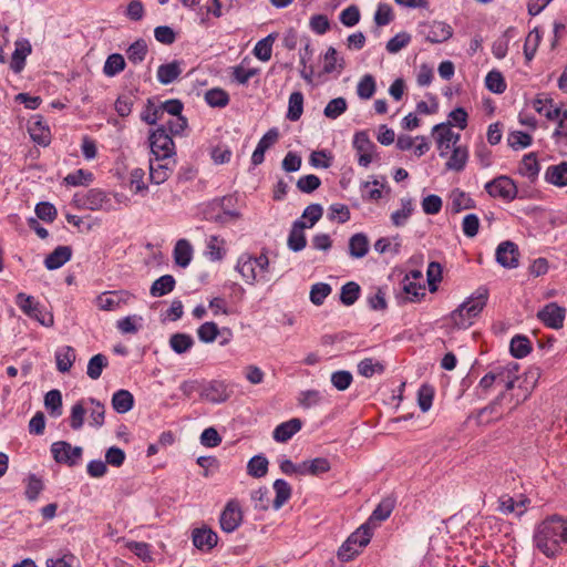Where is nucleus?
Listing matches in <instances>:
<instances>
[{"label": "nucleus", "mask_w": 567, "mask_h": 567, "mask_svg": "<svg viewBox=\"0 0 567 567\" xmlns=\"http://www.w3.org/2000/svg\"><path fill=\"white\" fill-rule=\"evenodd\" d=\"M375 80L371 74L363 75L357 85V94L362 100L371 99L375 93Z\"/></svg>", "instance_id": "obj_55"}, {"label": "nucleus", "mask_w": 567, "mask_h": 567, "mask_svg": "<svg viewBox=\"0 0 567 567\" xmlns=\"http://www.w3.org/2000/svg\"><path fill=\"white\" fill-rule=\"evenodd\" d=\"M147 44L144 39H137L126 50L127 59L133 64H140L147 54Z\"/></svg>", "instance_id": "obj_44"}, {"label": "nucleus", "mask_w": 567, "mask_h": 567, "mask_svg": "<svg viewBox=\"0 0 567 567\" xmlns=\"http://www.w3.org/2000/svg\"><path fill=\"white\" fill-rule=\"evenodd\" d=\"M307 228V221L297 219L292 223L291 229L288 235L287 246L293 251H301L307 245V238L305 229Z\"/></svg>", "instance_id": "obj_18"}, {"label": "nucleus", "mask_w": 567, "mask_h": 567, "mask_svg": "<svg viewBox=\"0 0 567 567\" xmlns=\"http://www.w3.org/2000/svg\"><path fill=\"white\" fill-rule=\"evenodd\" d=\"M544 178L548 184L554 186H567V162H560L559 164L548 166Z\"/></svg>", "instance_id": "obj_26"}, {"label": "nucleus", "mask_w": 567, "mask_h": 567, "mask_svg": "<svg viewBox=\"0 0 567 567\" xmlns=\"http://www.w3.org/2000/svg\"><path fill=\"white\" fill-rule=\"evenodd\" d=\"M193 545L202 550L209 551L218 544V535L209 527L203 526L193 529L192 532Z\"/></svg>", "instance_id": "obj_16"}, {"label": "nucleus", "mask_w": 567, "mask_h": 567, "mask_svg": "<svg viewBox=\"0 0 567 567\" xmlns=\"http://www.w3.org/2000/svg\"><path fill=\"white\" fill-rule=\"evenodd\" d=\"M218 334V326L213 321H207L197 329L198 339L205 343L214 342Z\"/></svg>", "instance_id": "obj_62"}, {"label": "nucleus", "mask_w": 567, "mask_h": 567, "mask_svg": "<svg viewBox=\"0 0 567 567\" xmlns=\"http://www.w3.org/2000/svg\"><path fill=\"white\" fill-rule=\"evenodd\" d=\"M72 202L78 208L89 210H110L112 208L110 197L104 190L99 188H91L85 193H76Z\"/></svg>", "instance_id": "obj_4"}, {"label": "nucleus", "mask_w": 567, "mask_h": 567, "mask_svg": "<svg viewBox=\"0 0 567 567\" xmlns=\"http://www.w3.org/2000/svg\"><path fill=\"white\" fill-rule=\"evenodd\" d=\"M394 505L395 501L392 497L383 498L373 509L365 524H369V526L372 527L375 523H381L388 519L393 512Z\"/></svg>", "instance_id": "obj_28"}, {"label": "nucleus", "mask_w": 567, "mask_h": 567, "mask_svg": "<svg viewBox=\"0 0 567 567\" xmlns=\"http://www.w3.org/2000/svg\"><path fill=\"white\" fill-rule=\"evenodd\" d=\"M451 123H440L433 127V133H436L437 148L443 150L445 142L452 143L453 147L460 141L461 136L457 133H453L450 128Z\"/></svg>", "instance_id": "obj_35"}, {"label": "nucleus", "mask_w": 567, "mask_h": 567, "mask_svg": "<svg viewBox=\"0 0 567 567\" xmlns=\"http://www.w3.org/2000/svg\"><path fill=\"white\" fill-rule=\"evenodd\" d=\"M44 405L52 416H60L62 414L61 392L56 389L49 391L44 396Z\"/></svg>", "instance_id": "obj_50"}, {"label": "nucleus", "mask_w": 567, "mask_h": 567, "mask_svg": "<svg viewBox=\"0 0 567 567\" xmlns=\"http://www.w3.org/2000/svg\"><path fill=\"white\" fill-rule=\"evenodd\" d=\"M434 399V388L427 383L422 384L417 391V404L422 412H427Z\"/></svg>", "instance_id": "obj_60"}, {"label": "nucleus", "mask_w": 567, "mask_h": 567, "mask_svg": "<svg viewBox=\"0 0 567 567\" xmlns=\"http://www.w3.org/2000/svg\"><path fill=\"white\" fill-rule=\"evenodd\" d=\"M274 491L276 493L275 499L272 501L274 509L278 511L288 502L291 497V486L282 478H278L274 482Z\"/></svg>", "instance_id": "obj_37"}, {"label": "nucleus", "mask_w": 567, "mask_h": 567, "mask_svg": "<svg viewBox=\"0 0 567 567\" xmlns=\"http://www.w3.org/2000/svg\"><path fill=\"white\" fill-rule=\"evenodd\" d=\"M143 318L137 315L124 317L116 322V328L123 333H136L142 326Z\"/></svg>", "instance_id": "obj_58"}, {"label": "nucleus", "mask_w": 567, "mask_h": 567, "mask_svg": "<svg viewBox=\"0 0 567 567\" xmlns=\"http://www.w3.org/2000/svg\"><path fill=\"white\" fill-rule=\"evenodd\" d=\"M51 453L56 463L73 467L79 464L83 449L81 446L73 447L66 441H58L52 443Z\"/></svg>", "instance_id": "obj_8"}, {"label": "nucleus", "mask_w": 567, "mask_h": 567, "mask_svg": "<svg viewBox=\"0 0 567 567\" xmlns=\"http://www.w3.org/2000/svg\"><path fill=\"white\" fill-rule=\"evenodd\" d=\"M175 285L176 280L172 275H163L152 284L150 293L152 297H163L172 292Z\"/></svg>", "instance_id": "obj_39"}, {"label": "nucleus", "mask_w": 567, "mask_h": 567, "mask_svg": "<svg viewBox=\"0 0 567 567\" xmlns=\"http://www.w3.org/2000/svg\"><path fill=\"white\" fill-rule=\"evenodd\" d=\"M347 101L344 97H336L329 101L323 110L326 117L336 120L347 111Z\"/></svg>", "instance_id": "obj_59"}, {"label": "nucleus", "mask_w": 567, "mask_h": 567, "mask_svg": "<svg viewBox=\"0 0 567 567\" xmlns=\"http://www.w3.org/2000/svg\"><path fill=\"white\" fill-rule=\"evenodd\" d=\"M539 164L537 161L536 153H528L524 155L519 167V173L528 178H536L539 173Z\"/></svg>", "instance_id": "obj_46"}, {"label": "nucleus", "mask_w": 567, "mask_h": 567, "mask_svg": "<svg viewBox=\"0 0 567 567\" xmlns=\"http://www.w3.org/2000/svg\"><path fill=\"white\" fill-rule=\"evenodd\" d=\"M205 101L212 107H225L229 103V95L225 90L214 87L205 93Z\"/></svg>", "instance_id": "obj_52"}, {"label": "nucleus", "mask_w": 567, "mask_h": 567, "mask_svg": "<svg viewBox=\"0 0 567 567\" xmlns=\"http://www.w3.org/2000/svg\"><path fill=\"white\" fill-rule=\"evenodd\" d=\"M75 350L71 346H64L55 351L56 370L61 373L69 372L75 361Z\"/></svg>", "instance_id": "obj_30"}, {"label": "nucleus", "mask_w": 567, "mask_h": 567, "mask_svg": "<svg viewBox=\"0 0 567 567\" xmlns=\"http://www.w3.org/2000/svg\"><path fill=\"white\" fill-rule=\"evenodd\" d=\"M496 261L504 268L514 269L518 267V246L511 241H502L495 252Z\"/></svg>", "instance_id": "obj_13"}, {"label": "nucleus", "mask_w": 567, "mask_h": 567, "mask_svg": "<svg viewBox=\"0 0 567 567\" xmlns=\"http://www.w3.org/2000/svg\"><path fill=\"white\" fill-rule=\"evenodd\" d=\"M485 85L487 90L495 94H502L506 90V82L499 71L492 70L485 78Z\"/></svg>", "instance_id": "obj_54"}, {"label": "nucleus", "mask_w": 567, "mask_h": 567, "mask_svg": "<svg viewBox=\"0 0 567 567\" xmlns=\"http://www.w3.org/2000/svg\"><path fill=\"white\" fill-rule=\"evenodd\" d=\"M233 393L230 385L223 380H213L202 390L200 396L207 402L220 404L226 402Z\"/></svg>", "instance_id": "obj_10"}, {"label": "nucleus", "mask_w": 567, "mask_h": 567, "mask_svg": "<svg viewBox=\"0 0 567 567\" xmlns=\"http://www.w3.org/2000/svg\"><path fill=\"white\" fill-rule=\"evenodd\" d=\"M112 408L118 414L131 411L134 406V396L128 390H117L112 395Z\"/></svg>", "instance_id": "obj_27"}, {"label": "nucleus", "mask_w": 567, "mask_h": 567, "mask_svg": "<svg viewBox=\"0 0 567 567\" xmlns=\"http://www.w3.org/2000/svg\"><path fill=\"white\" fill-rule=\"evenodd\" d=\"M507 142L513 150L517 151L530 146L533 138L528 133L514 131L509 133Z\"/></svg>", "instance_id": "obj_63"}, {"label": "nucleus", "mask_w": 567, "mask_h": 567, "mask_svg": "<svg viewBox=\"0 0 567 567\" xmlns=\"http://www.w3.org/2000/svg\"><path fill=\"white\" fill-rule=\"evenodd\" d=\"M485 190L492 197H499L505 202H512L516 198L518 189L514 181L505 175H501L485 184Z\"/></svg>", "instance_id": "obj_7"}, {"label": "nucleus", "mask_w": 567, "mask_h": 567, "mask_svg": "<svg viewBox=\"0 0 567 567\" xmlns=\"http://www.w3.org/2000/svg\"><path fill=\"white\" fill-rule=\"evenodd\" d=\"M331 291L332 288L329 284L317 282L311 287L310 301L316 306H321Z\"/></svg>", "instance_id": "obj_61"}, {"label": "nucleus", "mask_w": 567, "mask_h": 567, "mask_svg": "<svg viewBox=\"0 0 567 567\" xmlns=\"http://www.w3.org/2000/svg\"><path fill=\"white\" fill-rule=\"evenodd\" d=\"M383 371L384 365L372 358H365L358 364V372L364 378H371L375 373L381 374Z\"/></svg>", "instance_id": "obj_56"}, {"label": "nucleus", "mask_w": 567, "mask_h": 567, "mask_svg": "<svg viewBox=\"0 0 567 567\" xmlns=\"http://www.w3.org/2000/svg\"><path fill=\"white\" fill-rule=\"evenodd\" d=\"M535 547L546 557H555L567 544V520L553 515L537 525L533 536Z\"/></svg>", "instance_id": "obj_1"}, {"label": "nucleus", "mask_w": 567, "mask_h": 567, "mask_svg": "<svg viewBox=\"0 0 567 567\" xmlns=\"http://www.w3.org/2000/svg\"><path fill=\"white\" fill-rule=\"evenodd\" d=\"M162 116L161 104L156 105L153 99H147L144 110L141 113V120L150 125H155Z\"/></svg>", "instance_id": "obj_48"}, {"label": "nucleus", "mask_w": 567, "mask_h": 567, "mask_svg": "<svg viewBox=\"0 0 567 567\" xmlns=\"http://www.w3.org/2000/svg\"><path fill=\"white\" fill-rule=\"evenodd\" d=\"M566 309L556 302H550L540 309L537 318L548 328L560 329L564 326Z\"/></svg>", "instance_id": "obj_12"}, {"label": "nucleus", "mask_w": 567, "mask_h": 567, "mask_svg": "<svg viewBox=\"0 0 567 567\" xmlns=\"http://www.w3.org/2000/svg\"><path fill=\"white\" fill-rule=\"evenodd\" d=\"M236 269L239 271L247 284L252 285L255 282L257 275L252 257L241 256L237 261Z\"/></svg>", "instance_id": "obj_51"}, {"label": "nucleus", "mask_w": 567, "mask_h": 567, "mask_svg": "<svg viewBox=\"0 0 567 567\" xmlns=\"http://www.w3.org/2000/svg\"><path fill=\"white\" fill-rule=\"evenodd\" d=\"M268 460L262 454L252 456L247 464V473L255 477H264L268 472Z\"/></svg>", "instance_id": "obj_43"}, {"label": "nucleus", "mask_w": 567, "mask_h": 567, "mask_svg": "<svg viewBox=\"0 0 567 567\" xmlns=\"http://www.w3.org/2000/svg\"><path fill=\"white\" fill-rule=\"evenodd\" d=\"M419 33L424 35L425 40L431 43H442L452 38L453 29L443 21L421 22L419 24Z\"/></svg>", "instance_id": "obj_9"}, {"label": "nucleus", "mask_w": 567, "mask_h": 567, "mask_svg": "<svg viewBox=\"0 0 567 567\" xmlns=\"http://www.w3.org/2000/svg\"><path fill=\"white\" fill-rule=\"evenodd\" d=\"M169 346L174 352L183 354L194 346V339L187 333H174L169 338Z\"/></svg>", "instance_id": "obj_45"}, {"label": "nucleus", "mask_w": 567, "mask_h": 567, "mask_svg": "<svg viewBox=\"0 0 567 567\" xmlns=\"http://www.w3.org/2000/svg\"><path fill=\"white\" fill-rule=\"evenodd\" d=\"M32 47L27 39H22L16 42V50L12 53L10 69L14 73H20L24 65L25 59L31 53Z\"/></svg>", "instance_id": "obj_23"}, {"label": "nucleus", "mask_w": 567, "mask_h": 567, "mask_svg": "<svg viewBox=\"0 0 567 567\" xmlns=\"http://www.w3.org/2000/svg\"><path fill=\"white\" fill-rule=\"evenodd\" d=\"M93 181V174L85 169H78L64 177V183L70 186L87 185Z\"/></svg>", "instance_id": "obj_64"}, {"label": "nucleus", "mask_w": 567, "mask_h": 567, "mask_svg": "<svg viewBox=\"0 0 567 567\" xmlns=\"http://www.w3.org/2000/svg\"><path fill=\"white\" fill-rule=\"evenodd\" d=\"M277 37L278 34L276 32H272L256 43L252 52L258 60L262 62H267L270 60L272 54V44L276 41Z\"/></svg>", "instance_id": "obj_36"}, {"label": "nucleus", "mask_w": 567, "mask_h": 567, "mask_svg": "<svg viewBox=\"0 0 567 567\" xmlns=\"http://www.w3.org/2000/svg\"><path fill=\"white\" fill-rule=\"evenodd\" d=\"M244 513L240 503L236 498L229 499L219 515V525L223 532L230 534L243 523Z\"/></svg>", "instance_id": "obj_6"}, {"label": "nucleus", "mask_w": 567, "mask_h": 567, "mask_svg": "<svg viewBox=\"0 0 567 567\" xmlns=\"http://www.w3.org/2000/svg\"><path fill=\"white\" fill-rule=\"evenodd\" d=\"M353 147L359 154L358 164L362 167H368L377 150L375 144L369 138L367 132H358L353 137Z\"/></svg>", "instance_id": "obj_11"}, {"label": "nucleus", "mask_w": 567, "mask_h": 567, "mask_svg": "<svg viewBox=\"0 0 567 567\" xmlns=\"http://www.w3.org/2000/svg\"><path fill=\"white\" fill-rule=\"evenodd\" d=\"M401 208L391 214V221L395 227L404 226L414 212L411 198H401Z\"/></svg>", "instance_id": "obj_38"}, {"label": "nucleus", "mask_w": 567, "mask_h": 567, "mask_svg": "<svg viewBox=\"0 0 567 567\" xmlns=\"http://www.w3.org/2000/svg\"><path fill=\"white\" fill-rule=\"evenodd\" d=\"M279 132L276 127L270 128L262 135L251 155L252 165L258 166L265 161L266 151L277 142Z\"/></svg>", "instance_id": "obj_19"}, {"label": "nucleus", "mask_w": 567, "mask_h": 567, "mask_svg": "<svg viewBox=\"0 0 567 567\" xmlns=\"http://www.w3.org/2000/svg\"><path fill=\"white\" fill-rule=\"evenodd\" d=\"M16 303L24 315L37 320L43 327H52L54 324L52 312L48 311L40 302L34 301L33 297L19 292Z\"/></svg>", "instance_id": "obj_3"}, {"label": "nucleus", "mask_w": 567, "mask_h": 567, "mask_svg": "<svg viewBox=\"0 0 567 567\" xmlns=\"http://www.w3.org/2000/svg\"><path fill=\"white\" fill-rule=\"evenodd\" d=\"M217 203H207L202 210L203 218L207 221L226 225L241 217L238 210H220Z\"/></svg>", "instance_id": "obj_14"}, {"label": "nucleus", "mask_w": 567, "mask_h": 567, "mask_svg": "<svg viewBox=\"0 0 567 567\" xmlns=\"http://www.w3.org/2000/svg\"><path fill=\"white\" fill-rule=\"evenodd\" d=\"M532 350V342L526 336L516 334L512 338L509 343V351L515 359H523L527 357Z\"/></svg>", "instance_id": "obj_34"}, {"label": "nucleus", "mask_w": 567, "mask_h": 567, "mask_svg": "<svg viewBox=\"0 0 567 567\" xmlns=\"http://www.w3.org/2000/svg\"><path fill=\"white\" fill-rule=\"evenodd\" d=\"M167 158L154 157L150 159V178L152 183L159 185L168 179L172 167L165 162Z\"/></svg>", "instance_id": "obj_20"}, {"label": "nucleus", "mask_w": 567, "mask_h": 567, "mask_svg": "<svg viewBox=\"0 0 567 567\" xmlns=\"http://www.w3.org/2000/svg\"><path fill=\"white\" fill-rule=\"evenodd\" d=\"M540 32L538 28H534L526 37L524 43V55L527 62L532 61L536 54L537 48L540 43Z\"/></svg>", "instance_id": "obj_53"}, {"label": "nucleus", "mask_w": 567, "mask_h": 567, "mask_svg": "<svg viewBox=\"0 0 567 567\" xmlns=\"http://www.w3.org/2000/svg\"><path fill=\"white\" fill-rule=\"evenodd\" d=\"M451 209L453 213L457 214L464 209L475 208V202L471 198V196L461 190L460 188H455L451 192Z\"/></svg>", "instance_id": "obj_33"}, {"label": "nucleus", "mask_w": 567, "mask_h": 567, "mask_svg": "<svg viewBox=\"0 0 567 567\" xmlns=\"http://www.w3.org/2000/svg\"><path fill=\"white\" fill-rule=\"evenodd\" d=\"M488 289L484 286L476 289L457 309L451 313V320L455 327L467 329L487 303Z\"/></svg>", "instance_id": "obj_2"}, {"label": "nucleus", "mask_w": 567, "mask_h": 567, "mask_svg": "<svg viewBox=\"0 0 567 567\" xmlns=\"http://www.w3.org/2000/svg\"><path fill=\"white\" fill-rule=\"evenodd\" d=\"M132 295L127 291H110L100 295L96 298V305L101 310L114 311L127 303Z\"/></svg>", "instance_id": "obj_17"}, {"label": "nucleus", "mask_w": 567, "mask_h": 567, "mask_svg": "<svg viewBox=\"0 0 567 567\" xmlns=\"http://www.w3.org/2000/svg\"><path fill=\"white\" fill-rule=\"evenodd\" d=\"M138 100V89H131L121 93L115 103L114 109L118 116L126 117L131 114L133 105Z\"/></svg>", "instance_id": "obj_24"}, {"label": "nucleus", "mask_w": 567, "mask_h": 567, "mask_svg": "<svg viewBox=\"0 0 567 567\" xmlns=\"http://www.w3.org/2000/svg\"><path fill=\"white\" fill-rule=\"evenodd\" d=\"M303 94L300 91H295L290 94L288 101V111L286 117L291 121H298L303 113Z\"/></svg>", "instance_id": "obj_41"}, {"label": "nucleus", "mask_w": 567, "mask_h": 567, "mask_svg": "<svg viewBox=\"0 0 567 567\" xmlns=\"http://www.w3.org/2000/svg\"><path fill=\"white\" fill-rule=\"evenodd\" d=\"M361 288L355 281H348L341 287L340 301L344 306H352L360 297Z\"/></svg>", "instance_id": "obj_49"}, {"label": "nucleus", "mask_w": 567, "mask_h": 567, "mask_svg": "<svg viewBox=\"0 0 567 567\" xmlns=\"http://www.w3.org/2000/svg\"><path fill=\"white\" fill-rule=\"evenodd\" d=\"M372 527L363 523L348 537V545H355L360 550L371 540Z\"/></svg>", "instance_id": "obj_40"}, {"label": "nucleus", "mask_w": 567, "mask_h": 567, "mask_svg": "<svg viewBox=\"0 0 567 567\" xmlns=\"http://www.w3.org/2000/svg\"><path fill=\"white\" fill-rule=\"evenodd\" d=\"M148 140L154 157L171 158L175 154V144L166 126L159 125L152 131Z\"/></svg>", "instance_id": "obj_5"}, {"label": "nucleus", "mask_w": 567, "mask_h": 567, "mask_svg": "<svg viewBox=\"0 0 567 567\" xmlns=\"http://www.w3.org/2000/svg\"><path fill=\"white\" fill-rule=\"evenodd\" d=\"M73 250L70 246H58L44 259V266L48 270L61 268L72 258Z\"/></svg>", "instance_id": "obj_21"}, {"label": "nucleus", "mask_w": 567, "mask_h": 567, "mask_svg": "<svg viewBox=\"0 0 567 567\" xmlns=\"http://www.w3.org/2000/svg\"><path fill=\"white\" fill-rule=\"evenodd\" d=\"M173 255L175 264L182 268H186L193 258L192 245L187 239L177 240Z\"/></svg>", "instance_id": "obj_31"}, {"label": "nucleus", "mask_w": 567, "mask_h": 567, "mask_svg": "<svg viewBox=\"0 0 567 567\" xmlns=\"http://www.w3.org/2000/svg\"><path fill=\"white\" fill-rule=\"evenodd\" d=\"M303 475H320L330 471V462L324 457H316L302 462Z\"/></svg>", "instance_id": "obj_42"}, {"label": "nucleus", "mask_w": 567, "mask_h": 567, "mask_svg": "<svg viewBox=\"0 0 567 567\" xmlns=\"http://www.w3.org/2000/svg\"><path fill=\"white\" fill-rule=\"evenodd\" d=\"M125 65L126 63L122 54L112 53L107 56L104 63L103 73L106 76H115L125 69Z\"/></svg>", "instance_id": "obj_47"}, {"label": "nucleus", "mask_w": 567, "mask_h": 567, "mask_svg": "<svg viewBox=\"0 0 567 567\" xmlns=\"http://www.w3.org/2000/svg\"><path fill=\"white\" fill-rule=\"evenodd\" d=\"M468 159V150L466 146H454L451 156L445 163L447 171L462 172Z\"/></svg>", "instance_id": "obj_29"}, {"label": "nucleus", "mask_w": 567, "mask_h": 567, "mask_svg": "<svg viewBox=\"0 0 567 567\" xmlns=\"http://www.w3.org/2000/svg\"><path fill=\"white\" fill-rule=\"evenodd\" d=\"M369 251V239L365 234L357 233L349 239V255L352 258H363Z\"/></svg>", "instance_id": "obj_32"}, {"label": "nucleus", "mask_w": 567, "mask_h": 567, "mask_svg": "<svg viewBox=\"0 0 567 567\" xmlns=\"http://www.w3.org/2000/svg\"><path fill=\"white\" fill-rule=\"evenodd\" d=\"M28 132L31 140L40 146L51 143V132L41 115H34L28 123Z\"/></svg>", "instance_id": "obj_15"}, {"label": "nucleus", "mask_w": 567, "mask_h": 567, "mask_svg": "<svg viewBox=\"0 0 567 567\" xmlns=\"http://www.w3.org/2000/svg\"><path fill=\"white\" fill-rule=\"evenodd\" d=\"M182 72L181 61L174 60L169 63L161 64L157 69V81L163 85L171 84L179 78Z\"/></svg>", "instance_id": "obj_25"}, {"label": "nucleus", "mask_w": 567, "mask_h": 567, "mask_svg": "<svg viewBox=\"0 0 567 567\" xmlns=\"http://www.w3.org/2000/svg\"><path fill=\"white\" fill-rule=\"evenodd\" d=\"M301 426L302 422L300 419H290L289 421L282 422L275 427L272 437L277 442L285 443L289 441L297 432H299Z\"/></svg>", "instance_id": "obj_22"}, {"label": "nucleus", "mask_w": 567, "mask_h": 567, "mask_svg": "<svg viewBox=\"0 0 567 567\" xmlns=\"http://www.w3.org/2000/svg\"><path fill=\"white\" fill-rule=\"evenodd\" d=\"M106 365H107V358L102 353H97L89 360L86 374L92 380H97L101 377L102 371Z\"/></svg>", "instance_id": "obj_57"}]
</instances>
